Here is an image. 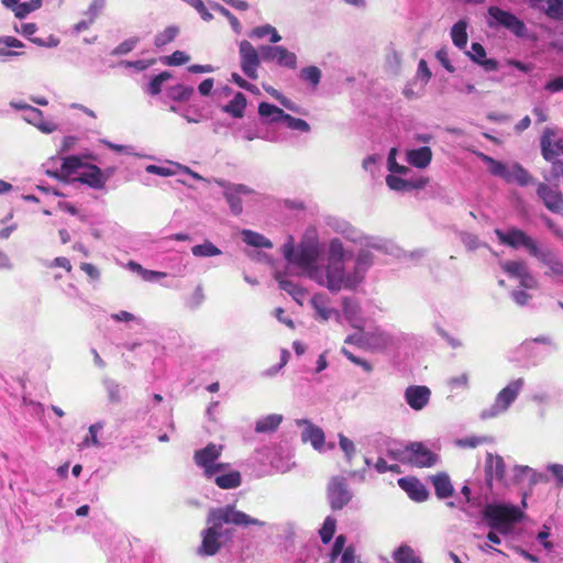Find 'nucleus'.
Segmentation results:
<instances>
[{
	"label": "nucleus",
	"instance_id": "obj_1",
	"mask_svg": "<svg viewBox=\"0 0 563 563\" xmlns=\"http://www.w3.org/2000/svg\"><path fill=\"white\" fill-rule=\"evenodd\" d=\"M357 244L361 249L352 267L346 266L347 253L338 238L329 241L325 264L320 263L322 249L318 242L301 243L297 247L289 242L283 245L282 251L287 262L298 267L302 275L331 292H339L354 290L364 282L375 263L373 251L391 257L401 255V250L394 242L380 236L360 233Z\"/></svg>",
	"mask_w": 563,
	"mask_h": 563
},
{
	"label": "nucleus",
	"instance_id": "obj_2",
	"mask_svg": "<svg viewBox=\"0 0 563 563\" xmlns=\"http://www.w3.org/2000/svg\"><path fill=\"white\" fill-rule=\"evenodd\" d=\"M208 527L201 531V545L198 553L206 556L217 554L222 547L230 542L233 538L234 530L225 527V525L234 526H264L265 522L256 518H252L247 514L238 510L232 505L224 507L211 508L207 516Z\"/></svg>",
	"mask_w": 563,
	"mask_h": 563
},
{
	"label": "nucleus",
	"instance_id": "obj_3",
	"mask_svg": "<svg viewBox=\"0 0 563 563\" xmlns=\"http://www.w3.org/2000/svg\"><path fill=\"white\" fill-rule=\"evenodd\" d=\"M407 341V334L400 331L374 327L366 330L365 349L373 353L396 351Z\"/></svg>",
	"mask_w": 563,
	"mask_h": 563
},
{
	"label": "nucleus",
	"instance_id": "obj_4",
	"mask_svg": "<svg viewBox=\"0 0 563 563\" xmlns=\"http://www.w3.org/2000/svg\"><path fill=\"white\" fill-rule=\"evenodd\" d=\"M487 525L501 534L510 532V526L522 518L520 509L512 505L488 504L483 510Z\"/></svg>",
	"mask_w": 563,
	"mask_h": 563
},
{
	"label": "nucleus",
	"instance_id": "obj_5",
	"mask_svg": "<svg viewBox=\"0 0 563 563\" xmlns=\"http://www.w3.org/2000/svg\"><path fill=\"white\" fill-rule=\"evenodd\" d=\"M525 385L523 378H517L507 384L495 397L494 402L479 413L482 420H488L505 413L515 402Z\"/></svg>",
	"mask_w": 563,
	"mask_h": 563
},
{
	"label": "nucleus",
	"instance_id": "obj_6",
	"mask_svg": "<svg viewBox=\"0 0 563 563\" xmlns=\"http://www.w3.org/2000/svg\"><path fill=\"white\" fill-rule=\"evenodd\" d=\"M216 183L222 187L223 196L234 216H240L243 212V203L247 205L258 200V194L246 185L232 184L222 179H217Z\"/></svg>",
	"mask_w": 563,
	"mask_h": 563
},
{
	"label": "nucleus",
	"instance_id": "obj_7",
	"mask_svg": "<svg viewBox=\"0 0 563 563\" xmlns=\"http://www.w3.org/2000/svg\"><path fill=\"white\" fill-rule=\"evenodd\" d=\"M223 451V445L208 443L205 448L196 450L194 453L195 464L202 470L206 478H212L218 472L225 471L228 463L219 462Z\"/></svg>",
	"mask_w": 563,
	"mask_h": 563
},
{
	"label": "nucleus",
	"instance_id": "obj_8",
	"mask_svg": "<svg viewBox=\"0 0 563 563\" xmlns=\"http://www.w3.org/2000/svg\"><path fill=\"white\" fill-rule=\"evenodd\" d=\"M494 233L496 234L498 241L501 244L508 245L514 249L525 247L531 256L541 245L533 238L528 235L525 231L515 227L508 229L507 231H504L501 229H495Z\"/></svg>",
	"mask_w": 563,
	"mask_h": 563
},
{
	"label": "nucleus",
	"instance_id": "obj_9",
	"mask_svg": "<svg viewBox=\"0 0 563 563\" xmlns=\"http://www.w3.org/2000/svg\"><path fill=\"white\" fill-rule=\"evenodd\" d=\"M296 426L301 429V441L310 443L311 446L319 453L327 452L334 448L333 443H325V435L321 428L307 419H297Z\"/></svg>",
	"mask_w": 563,
	"mask_h": 563
},
{
	"label": "nucleus",
	"instance_id": "obj_10",
	"mask_svg": "<svg viewBox=\"0 0 563 563\" xmlns=\"http://www.w3.org/2000/svg\"><path fill=\"white\" fill-rule=\"evenodd\" d=\"M240 66L243 74L252 80L258 78V68L262 55L249 41L243 40L239 44Z\"/></svg>",
	"mask_w": 563,
	"mask_h": 563
},
{
	"label": "nucleus",
	"instance_id": "obj_11",
	"mask_svg": "<svg viewBox=\"0 0 563 563\" xmlns=\"http://www.w3.org/2000/svg\"><path fill=\"white\" fill-rule=\"evenodd\" d=\"M488 24L489 26H504L511 31L517 36H522L526 26L516 15L508 11H504L497 7L488 9Z\"/></svg>",
	"mask_w": 563,
	"mask_h": 563
},
{
	"label": "nucleus",
	"instance_id": "obj_12",
	"mask_svg": "<svg viewBox=\"0 0 563 563\" xmlns=\"http://www.w3.org/2000/svg\"><path fill=\"white\" fill-rule=\"evenodd\" d=\"M532 257L547 268L545 276L558 280L563 279V262L554 250L540 245Z\"/></svg>",
	"mask_w": 563,
	"mask_h": 563
},
{
	"label": "nucleus",
	"instance_id": "obj_13",
	"mask_svg": "<svg viewBox=\"0 0 563 563\" xmlns=\"http://www.w3.org/2000/svg\"><path fill=\"white\" fill-rule=\"evenodd\" d=\"M262 59L264 62L276 63L280 67L295 69L297 67V56L295 53L288 51L279 45H262L260 47Z\"/></svg>",
	"mask_w": 563,
	"mask_h": 563
},
{
	"label": "nucleus",
	"instance_id": "obj_14",
	"mask_svg": "<svg viewBox=\"0 0 563 563\" xmlns=\"http://www.w3.org/2000/svg\"><path fill=\"white\" fill-rule=\"evenodd\" d=\"M328 499L334 510L345 507L352 499V492L349 489L345 478L335 476L328 485Z\"/></svg>",
	"mask_w": 563,
	"mask_h": 563
},
{
	"label": "nucleus",
	"instance_id": "obj_15",
	"mask_svg": "<svg viewBox=\"0 0 563 563\" xmlns=\"http://www.w3.org/2000/svg\"><path fill=\"white\" fill-rule=\"evenodd\" d=\"M558 130L547 126L540 139V147L542 156L545 161L558 162L556 156L563 154V137H556Z\"/></svg>",
	"mask_w": 563,
	"mask_h": 563
},
{
	"label": "nucleus",
	"instance_id": "obj_16",
	"mask_svg": "<svg viewBox=\"0 0 563 563\" xmlns=\"http://www.w3.org/2000/svg\"><path fill=\"white\" fill-rule=\"evenodd\" d=\"M429 179L423 176H412L409 175H400V174H389L386 177L387 186L394 190L399 192H407L415 189H422L427 186Z\"/></svg>",
	"mask_w": 563,
	"mask_h": 563
},
{
	"label": "nucleus",
	"instance_id": "obj_17",
	"mask_svg": "<svg viewBox=\"0 0 563 563\" xmlns=\"http://www.w3.org/2000/svg\"><path fill=\"white\" fill-rule=\"evenodd\" d=\"M310 303L314 310V318L320 321H328L330 319H335L340 321L341 313L339 310L332 307L331 298L324 292L314 294Z\"/></svg>",
	"mask_w": 563,
	"mask_h": 563
},
{
	"label": "nucleus",
	"instance_id": "obj_18",
	"mask_svg": "<svg viewBox=\"0 0 563 563\" xmlns=\"http://www.w3.org/2000/svg\"><path fill=\"white\" fill-rule=\"evenodd\" d=\"M537 195L549 211L563 216V195L558 188L539 183Z\"/></svg>",
	"mask_w": 563,
	"mask_h": 563
},
{
	"label": "nucleus",
	"instance_id": "obj_19",
	"mask_svg": "<svg viewBox=\"0 0 563 563\" xmlns=\"http://www.w3.org/2000/svg\"><path fill=\"white\" fill-rule=\"evenodd\" d=\"M342 313L345 320L354 329L362 330L364 328V317L360 302L353 297H343L341 301Z\"/></svg>",
	"mask_w": 563,
	"mask_h": 563
},
{
	"label": "nucleus",
	"instance_id": "obj_20",
	"mask_svg": "<svg viewBox=\"0 0 563 563\" xmlns=\"http://www.w3.org/2000/svg\"><path fill=\"white\" fill-rule=\"evenodd\" d=\"M409 465L416 467H431L439 461V456L421 442H411Z\"/></svg>",
	"mask_w": 563,
	"mask_h": 563
},
{
	"label": "nucleus",
	"instance_id": "obj_21",
	"mask_svg": "<svg viewBox=\"0 0 563 563\" xmlns=\"http://www.w3.org/2000/svg\"><path fill=\"white\" fill-rule=\"evenodd\" d=\"M404 396L411 409L421 410L429 404L431 390L427 386L412 385L406 388Z\"/></svg>",
	"mask_w": 563,
	"mask_h": 563
},
{
	"label": "nucleus",
	"instance_id": "obj_22",
	"mask_svg": "<svg viewBox=\"0 0 563 563\" xmlns=\"http://www.w3.org/2000/svg\"><path fill=\"white\" fill-rule=\"evenodd\" d=\"M108 179L109 175H104L97 165H87L86 169L77 177L79 183L88 185L93 189H102Z\"/></svg>",
	"mask_w": 563,
	"mask_h": 563
},
{
	"label": "nucleus",
	"instance_id": "obj_23",
	"mask_svg": "<svg viewBox=\"0 0 563 563\" xmlns=\"http://www.w3.org/2000/svg\"><path fill=\"white\" fill-rule=\"evenodd\" d=\"M22 119L27 122L29 124L34 125L42 133L51 134L57 130V124L44 120L43 112L34 107H29L26 111L23 113Z\"/></svg>",
	"mask_w": 563,
	"mask_h": 563
},
{
	"label": "nucleus",
	"instance_id": "obj_24",
	"mask_svg": "<svg viewBox=\"0 0 563 563\" xmlns=\"http://www.w3.org/2000/svg\"><path fill=\"white\" fill-rule=\"evenodd\" d=\"M398 485L415 501L427 500L429 493L426 486L415 477H402L398 479Z\"/></svg>",
	"mask_w": 563,
	"mask_h": 563
},
{
	"label": "nucleus",
	"instance_id": "obj_25",
	"mask_svg": "<svg viewBox=\"0 0 563 563\" xmlns=\"http://www.w3.org/2000/svg\"><path fill=\"white\" fill-rule=\"evenodd\" d=\"M211 479L221 489L238 488L242 484L241 473L239 471L232 470L229 463L225 471L218 472L217 475L212 476Z\"/></svg>",
	"mask_w": 563,
	"mask_h": 563
},
{
	"label": "nucleus",
	"instance_id": "obj_26",
	"mask_svg": "<svg viewBox=\"0 0 563 563\" xmlns=\"http://www.w3.org/2000/svg\"><path fill=\"white\" fill-rule=\"evenodd\" d=\"M407 162L417 167V168H426L429 166L432 159V151L428 146H422L416 150H410L406 154Z\"/></svg>",
	"mask_w": 563,
	"mask_h": 563
},
{
	"label": "nucleus",
	"instance_id": "obj_27",
	"mask_svg": "<svg viewBox=\"0 0 563 563\" xmlns=\"http://www.w3.org/2000/svg\"><path fill=\"white\" fill-rule=\"evenodd\" d=\"M430 479L438 498L444 499L453 494V486L446 473H438L431 476Z\"/></svg>",
	"mask_w": 563,
	"mask_h": 563
},
{
	"label": "nucleus",
	"instance_id": "obj_28",
	"mask_svg": "<svg viewBox=\"0 0 563 563\" xmlns=\"http://www.w3.org/2000/svg\"><path fill=\"white\" fill-rule=\"evenodd\" d=\"M505 180L507 183H517L520 186H527L532 183V177L520 164L509 165Z\"/></svg>",
	"mask_w": 563,
	"mask_h": 563
},
{
	"label": "nucleus",
	"instance_id": "obj_29",
	"mask_svg": "<svg viewBox=\"0 0 563 563\" xmlns=\"http://www.w3.org/2000/svg\"><path fill=\"white\" fill-rule=\"evenodd\" d=\"M285 113L283 109L268 102H261L258 106V114L267 123L283 122Z\"/></svg>",
	"mask_w": 563,
	"mask_h": 563
},
{
	"label": "nucleus",
	"instance_id": "obj_30",
	"mask_svg": "<svg viewBox=\"0 0 563 563\" xmlns=\"http://www.w3.org/2000/svg\"><path fill=\"white\" fill-rule=\"evenodd\" d=\"M411 442L408 444L394 443L387 448V456L396 462L409 464L410 461Z\"/></svg>",
	"mask_w": 563,
	"mask_h": 563
},
{
	"label": "nucleus",
	"instance_id": "obj_31",
	"mask_svg": "<svg viewBox=\"0 0 563 563\" xmlns=\"http://www.w3.org/2000/svg\"><path fill=\"white\" fill-rule=\"evenodd\" d=\"M505 462L501 456L488 453L486 456V474L496 479H501L505 475Z\"/></svg>",
	"mask_w": 563,
	"mask_h": 563
},
{
	"label": "nucleus",
	"instance_id": "obj_32",
	"mask_svg": "<svg viewBox=\"0 0 563 563\" xmlns=\"http://www.w3.org/2000/svg\"><path fill=\"white\" fill-rule=\"evenodd\" d=\"M24 44L13 36H0V59H9L19 56L21 53L9 48H22Z\"/></svg>",
	"mask_w": 563,
	"mask_h": 563
},
{
	"label": "nucleus",
	"instance_id": "obj_33",
	"mask_svg": "<svg viewBox=\"0 0 563 563\" xmlns=\"http://www.w3.org/2000/svg\"><path fill=\"white\" fill-rule=\"evenodd\" d=\"M126 268L133 273L139 274L143 280L145 282H157L159 278H164L167 276L165 272L152 271L144 268L141 264L130 261L126 264Z\"/></svg>",
	"mask_w": 563,
	"mask_h": 563
},
{
	"label": "nucleus",
	"instance_id": "obj_34",
	"mask_svg": "<svg viewBox=\"0 0 563 563\" xmlns=\"http://www.w3.org/2000/svg\"><path fill=\"white\" fill-rule=\"evenodd\" d=\"M275 279L278 282L279 288L288 292L296 301H299L305 295V290L292 280L287 279L283 273L276 272Z\"/></svg>",
	"mask_w": 563,
	"mask_h": 563
},
{
	"label": "nucleus",
	"instance_id": "obj_35",
	"mask_svg": "<svg viewBox=\"0 0 563 563\" xmlns=\"http://www.w3.org/2000/svg\"><path fill=\"white\" fill-rule=\"evenodd\" d=\"M245 108L246 98L243 93L238 92L234 95L233 99L222 108V110L233 118H242L244 115Z\"/></svg>",
	"mask_w": 563,
	"mask_h": 563
},
{
	"label": "nucleus",
	"instance_id": "obj_36",
	"mask_svg": "<svg viewBox=\"0 0 563 563\" xmlns=\"http://www.w3.org/2000/svg\"><path fill=\"white\" fill-rule=\"evenodd\" d=\"M467 22L465 20L457 21L451 29V38L453 44L463 49L467 44Z\"/></svg>",
	"mask_w": 563,
	"mask_h": 563
},
{
	"label": "nucleus",
	"instance_id": "obj_37",
	"mask_svg": "<svg viewBox=\"0 0 563 563\" xmlns=\"http://www.w3.org/2000/svg\"><path fill=\"white\" fill-rule=\"evenodd\" d=\"M249 36L251 38H263L265 36H269L271 43H278L282 41V36L277 32L276 27H274L271 24H264V25L254 27L250 32Z\"/></svg>",
	"mask_w": 563,
	"mask_h": 563
},
{
	"label": "nucleus",
	"instance_id": "obj_38",
	"mask_svg": "<svg viewBox=\"0 0 563 563\" xmlns=\"http://www.w3.org/2000/svg\"><path fill=\"white\" fill-rule=\"evenodd\" d=\"M283 416L272 413L257 420L255 431L258 433L272 432L282 423Z\"/></svg>",
	"mask_w": 563,
	"mask_h": 563
},
{
	"label": "nucleus",
	"instance_id": "obj_39",
	"mask_svg": "<svg viewBox=\"0 0 563 563\" xmlns=\"http://www.w3.org/2000/svg\"><path fill=\"white\" fill-rule=\"evenodd\" d=\"M242 236H243V241L251 246L265 247V249L273 247V244L268 239H266L264 235L256 233L254 231L245 229L242 231Z\"/></svg>",
	"mask_w": 563,
	"mask_h": 563
},
{
	"label": "nucleus",
	"instance_id": "obj_40",
	"mask_svg": "<svg viewBox=\"0 0 563 563\" xmlns=\"http://www.w3.org/2000/svg\"><path fill=\"white\" fill-rule=\"evenodd\" d=\"M194 93V88L185 85H176L166 90V97L175 101H186Z\"/></svg>",
	"mask_w": 563,
	"mask_h": 563
},
{
	"label": "nucleus",
	"instance_id": "obj_41",
	"mask_svg": "<svg viewBox=\"0 0 563 563\" xmlns=\"http://www.w3.org/2000/svg\"><path fill=\"white\" fill-rule=\"evenodd\" d=\"M104 427V423L101 421H98L89 427V433L88 435L82 440L80 446L81 448H101L102 443L98 439V432H100Z\"/></svg>",
	"mask_w": 563,
	"mask_h": 563
},
{
	"label": "nucleus",
	"instance_id": "obj_42",
	"mask_svg": "<svg viewBox=\"0 0 563 563\" xmlns=\"http://www.w3.org/2000/svg\"><path fill=\"white\" fill-rule=\"evenodd\" d=\"M335 232L343 235L346 240L357 243L360 240V232L345 221H335L333 224Z\"/></svg>",
	"mask_w": 563,
	"mask_h": 563
},
{
	"label": "nucleus",
	"instance_id": "obj_43",
	"mask_svg": "<svg viewBox=\"0 0 563 563\" xmlns=\"http://www.w3.org/2000/svg\"><path fill=\"white\" fill-rule=\"evenodd\" d=\"M191 253L196 257H212L222 254L221 250L210 241L192 246Z\"/></svg>",
	"mask_w": 563,
	"mask_h": 563
},
{
	"label": "nucleus",
	"instance_id": "obj_44",
	"mask_svg": "<svg viewBox=\"0 0 563 563\" xmlns=\"http://www.w3.org/2000/svg\"><path fill=\"white\" fill-rule=\"evenodd\" d=\"M179 33V29L175 25H169L164 29L162 32L157 33L154 38V44L156 47H163L169 43H172Z\"/></svg>",
	"mask_w": 563,
	"mask_h": 563
},
{
	"label": "nucleus",
	"instance_id": "obj_45",
	"mask_svg": "<svg viewBox=\"0 0 563 563\" xmlns=\"http://www.w3.org/2000/svg\"><path fill=\"white\" fill-rule=\"evenodd\" d=\"M501 268L511 277L519 279L529 268L523 261H506L500 264Z\"/></svg>",
	"mask_w": 563,
	"mask_h": 563
},
{
	"label": "nucleus",
	"instance_id": "obj_46",
	"mask_svg": "<svg viewBox=\"0 0 563 563\" xmlns=\"http://www.w3.org/2000/svg\"><path fill=\"white\" fill-rule=\"evenodd\" d=\"M338 439H339V446H340L341 451L344 454L345 461L349 464H351L352 460L356 455V445H355V443L351 439L345 437L343 433H339L338 434Z\"/></svg>",
	"mask_w": 563,
	"mask_h": 563
},
{
	"label": "nucleus",
	"instance_id": "obj_47",
	"mask_svg": "<svg viewBox=\"0 0 563 563\" xmlns=\"http://www.w3.org/2000/svg\"><path fill=\"white\" fill-rule=\"evenodd\" d=\"M177 163L167 162V166L147 165L145 170L148 174L158 175L162 177L175 176L179 173V169L175 166Z\"/></svg>",
	"mask_w": 563,
	"mask_h": 563
},
{
	"label": "nucleus",
	"instance_id": "obj_48",
	"mask_svg": "<svg viewBox=\"0 0 563 563\" xmlns=\"http://www.w3.org/2000/svg\"><path fill=\"white\" fill-rule=\"evenodd\" d=\"M397 156V148L393 147L387 157V168L390 172V174H400V175H409L412 174V170L404 165H400L396 161Z\"/></svg>",
	"mask_w": 563,
	"mask_h": 563
},
{
	"label": "nucleus",
	"instance_id": "obj_49",
	"mask_svg": "<svg viewBox=\"0 0 563 563\" xmlns=\"http://www.w3.org/2000/svg\"><path fill=\"white\" fill-rule=\"evenodd\" d=\"M283 122L292 131H298L300 133H309L311 131L310 124L307 121L291 117L288 113H285Z\"/></svg>",
	"mask_w": 563,
	"mask_h": 563
},
{
	"label": "nucleus",
	"instance_id": "obj_50",
	"mask_svg": "<svg viewBox=\"0 0 563 563\" xmlns=\"http://www.w3.org/2000/svg\"><path fill=\"white\" fill-rule=\"evenodd\" d=\"M481 157L483 162H485L488 165V169L493 175L498 176L505 180L509 165L498 162L484 154H482Z\"/></svg>",
	"mask_w": 563,
	"mask_h": 563
},
{
	"label": "nucleus",
	"instance_id": "obj_51",
	"mask_svg": "<svg viewBox=\"0 0 563 563\" xmlns=\"http://www.w3.org/2000/svg\"><path fill=\"white\" fill-rule=\"evenodd\" d=\"M168 71H163L155 76L146 86V92L151 96H157L162 91L163 84L170 78Z\"/></svg>",
	"mask_w": 563,
	"mask_h": 563
},
{
	"label": "nucleus",
	"instance_id": "obj_52",
	"mask_svg": "<svg viewBox=\"0 0 563 563\" xmlns=\"http://www.w3.org/2000/svg\"><path fill=\"white\" fill-rule=\"evenodd\" d=\"M545 14L554 20H563V0H547Z\"/></svg>",
	"mask_w": 563,
	"mask_h": 563
},
{
	"label": "nucleus",
	"instance_id": "obj_53",
	"mask_svg": "<svg viewBox=\"0 0 563 563\" xmlns=\"http://www.w3.org/2000/svg\"><path fill=\"white\" fill-rule=\"evenodd\" d=\"M336 521L332 517H327L320 531V538L323 543H329L335 532Z\"/></svg>",
	"mask_w": 563,
	"mask_h": 563
},
{
	"label": "nucleus",
	"instance_id": "obj_54",
	"mask_svg": "<svg viewBox=\"0 0 563 563\" xmlns=\"http://www.w3.org/2000/svg\"><path fill=\"white\" fill-rule=\"evenodd\" d=\"M84 167V163L78 156H67L63 158L62 170L66 175L76 173L79 168Z\"/></svg>",
	"mask_w": 563,
	"mask_h": 563
},
{
	"label": "nucleus",
	"instance_id": "obj_55",
	"mask_svg": "<svg viewBox=\"0 0 563 563\" xmlns=\"http://www.w3.org/2000/svg\"><path fill=\"white\" fill-rule=\"evenodd\" d=\"M450 390L468 389L470 376L467 373H462L456 376H452L446 382Z\"/></svg>",
	"mask_w": 563,
	"mask_h": 563
},
{
	"label": "nucleus",
	"instance_id": "obj_56",
	"mask_svg": "<svg viewBox=\"0 0 563 563\" xmlns=\"http://www.w3.org/2000/svg\"><path fill=\"white\" fill-rule=\"evenodd\" d=\"M140 40L139 37H130L128 40H124L122 43H120L112 52L111 55L119 56V55H125L133 51L136 45L139 44Z\"/></svg>",
	"mask_w": 563,
	"mask_h": 563
},
{
	"label": "nucleus",
	"instance_id": "obj_57",
	"mask_svg": "<svg viewBox=\"0 0 563 563\" xmlns=\"http://www.w3.org/2000/svg\"><path fill=\"white\" fill-rule=\"evenodd\" d=\"M42 5V0H31L27 2H20V5L16 8V18L23 19L31 12L40 9Z\"/></svg>",
	"mask_w": 563,
	"mask_h": 563
},
{
	"label": "nucleus",
	"instance_id": "obj_58",
	"mask_svg": "<svg viewBox=\"0 0 563 563\" xmlns=\"http://www.w3.org/2000/svg\"><path fill=\"white\" fill-rule=\"evenodd\" d=\"M515 474L518 477L528 476L532 484H537L538 482L542 481V478H543L542 474L538 473L537 471H534L533 468H531L529 466H522V465L515 467Z\"/></svg>",
	"mask_w": 563,
	"mask_h": 563
},
{
	"label": "nucleus",
	"instance_id": "obj_59",
	"mask_svg": "<svg viewBox=\"0 0 563 563\" xmlns=\"http://www.w3.org/2000/svg\"><path fill=\"white\" fill-rule=\"evenodd\" d=\"M300 75L303 80L310 82L312 86H317L321 78V71L316 66H308L302 68Z\"/></svg>",
	"mask_w": 563,
	"mask_h": 563
},
{
	"label": "nucleus",
	"instance_id": "obj_60",
	"mask_svg": "<svg viewBox=\"0 0 563 563\" xmlns=\"http://www.w3.org/2000/svg\"><path fill=\"white\" fill-rule=\"evenodd\" d=\"M341 353L349 360L351 361L353 364L360 366L363 368L364 372L366 373H371L373 371V365L366 361V360H363L356 355H354L352 352H350L349 350H346L345 347H343L341 350Z\"/></svg>",
	"mask_w": 563,
	"mask_h": 563
},
{
	"label": "nucleus",
	"instance_id": "obj_61",
	"mask_svg": "<svg viewBox=\"0 0 563 563\" xmlns=\"http://www.w3.org/2000/svg\"><path fill=\"white\" fill-rule=\"evenodd\" d=\"M104 7L106 0H92L84 14L95 22Z\"/></svg>",
	"mask_w": 563,
	"mask_h": 563
},
{
	"label": "nucleus",
	"instance_id": "obj_62",
	"mask_svg": "<svg viewBox=\"0 0 563 563\" xmlns=\"http://www.w3.org/2000/svg\"><path fill=\"white\" fill-rule=\"evenodd\" d=\"M41 263L44 267H47V268L60 267V268H64L66 272L71 271L70 261L64 256L56 257L53 261L42 260Z\"/></svg>",
	"mask_w": 563,
	"mask_h": 563
},
{
	"label": "nucleus",
	"instance_id": "obj_63",
	"mask_svg": "<svg viewBox=\"0 0 563 563\" xmlns=\"http://www.w3.org/2000/svg\"><path fill=\"white\" fill-rule=\"evenodd\" d=\"M412 558H415L413 551L407 545H402L394 552L396 563H408Z\"/></svg>",
	"mask_w": 563,
	"mask_h": 563
},
{
	"label": "nucleus",
	"instance_id": "obj_64",
	"mask_svg": "<svg viewBox=\"0 0 563 563\" xmlns=\"http://www.w3.org/2000/svg\"><path fill=\"white\" fill-rule=\"evenodd\" d=\"M190 57L183 51H175L172 55L166 57V64L169 66H180L186 64Z\"/></svg>",
	"mask_w": 563,
	"mask_h": 563
}]
</instances>
